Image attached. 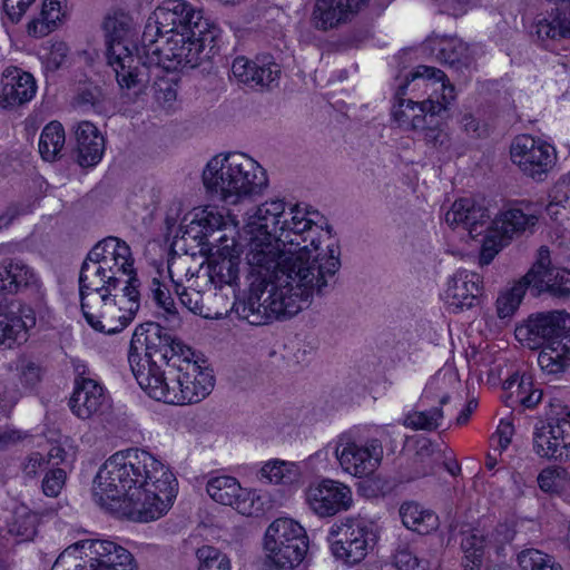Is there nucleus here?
I'll return each instance as SVG.
<instances>
[{"mask_svg":"<svg viewBox=\"0 0 570 570\" xmlns=\"http://www.w3.org/2000/svg\"><path fill=\"white\" fill-rule=\"evenodd\" d=\"M249 273L262 277L248 297L234 304L239 318L259 326L287 320L324 296L341 268L340 252H247Z\"/></svg>","mask_w":570,"mask_h":570,"instance_id":"f257e3e1","label":"nucleus"},{"mask_svg":"<svg viewBox=\"0 0 570 570\" xmlns=\"http://www.w3.org/2000/svg\"><path fill=\"white\" fill-rule=\"evenodd\" d=\"M178 482L174 473L151 453L130 448L111 455L99 469L92 495L97 503L127 502L139 522L161 518L171 508Z\"/></svg>","mask_w":570,"mask_h":570,"instance_id":"f03ea898","label":"nucleus"},{"mask_svg":"<svg viewBox=\"0 0 570 570\" xmlns=\"http://www.w3.org/2000/svg\"><path fill=\"white\" fill-rule=\"evenodd\" d=\"M88 252L79 273L80 306L88 324L115 334L134 320L140 307V281L130 252Z\"/></svg>","mask_w":570,"mask_h":570,"instance_id":"7ed1b4c3","label":"nucleus"},{"mask_svg":"<svg viewBox=\"0 0 570 570\" xmlns=\"http://www.w3.org/2000/svg\"><path fill=\"white\" fill-rule=\"evenodd\" d=\"M399 104L393 107V119L406 130L424 128L428 118L442 117L455 99V89L446 75L434 67L417 66L397 89Z\"/></svg>","mask_w":570,"mask_h":570,"instance_id":"20e7f679","label":"nucleus"},{"mask_svg":"<svg viewBox=\"0 0 570 570\" xmlns=\"http://www.w3.org/2000/svg\"><path fill=\"white\" fill-rule=\"evenodd\" d=\"M202 180L207 195L225 206H238L262 196L269 183L266 169L240 151L212 157L203 170Z\"/></svg>","mask_w":570,"mask_h":570,"instance_id":"39448f33","label":"nucleus"},{"mask_svg":"<svg viewBox=\"0 0 570 570\" xmlns=\"http://www.w3.org/2000/svg\"><path fill=\"white\" fill-rule=\"evenodd\" d=\"M489 209L472 198L455 200L445 213V223L451 228L462 227L471 239L480 244V249H498L510 245L514 237L532 232L538 216L512 208L490 222Z\"/></svg>","mask_w":570,"mask_h":570,"instance_id":"423d86ee","label":"nucleus"},{"mask_svg":"<svg viewBox=\"0 0 570 570\" xmlns=\"http://www.w3.org/2000/svg\"><path fill=\"white\" fill-rule=\"evenodd\" d=\"M196 29H184L174 33H164L141 40V66L147 71L151 67L167 71L196 68L215 53L218 28L210 21L196 22Z\"/></svg>","mask_w":570,"mask_h":570,"instance_id":"0eeeda50","label":"nucleus"},{"mask_svg":"<svg viewBox=\"0 0 570 570\" xmlns=\"http://www.w3.org/2000/svg\"><path fill=\"white\" fill-rule=\"evenodd\" d=\"M132 29V18L121 11H114L104 20V31L107 45V60L112 67L121 89L141 90L150 80L146 66H141V47L134 56L128 45Z\"/></svg>","mask_w":570,"mask_h":570,"instance_id":"6e6552de","label":"nucleus"},{"mask_svg":"<svg viewBox=\"0 0 570 570\" xmlns=\"http://www.w3.org/2000/svg\"><path fill=\"white\" fill-rule=\"evenodd\" d=\"M194 356L190 347L183 344L169 331L155 322H147L136 327L129 346L128 362L134 376L136 370L147 372L151 365H158V360L166 366H174L175 358Z\"/></svg>","mask_w":570,"mask_h":570,"instance_id":"1a4fd4ad","label":"nucleus"},{"mask_svg":"<svg viewBox=\"0 0 570 570\" xmlns=\"http://www.w3.org/2000/svg\"><path fill=\"white\" fill-rule=\"evenodd\" d=\"M379 538L377 523L361 514L333 523L327 534L333 557L348 566L363 561L374 550Z\"/></svg>","mask_w":570,"mask_h":570,"instance_id":"9d476101","label":"nucleus"},{"mask_svg":"<svg viewBox=\"0 0 570 570\" xmlns=\"http://www.w3.org/2000/svg\"><path fill=\"white\" fill-rule=\"evenodd\" d=\"M286 204L281 198H272L257 206L249 216L238 238L224 234L216 240L222 242L218 249H273L277 234L279 218L284 215Z\"/></svg>","mask_w":570,"mask_h":570,"instance_id":"9b49d317","label":"nucleus"},{"mask_svg":"<svg viewBox=\"0 0 570 570\" xmlns=\"http://www.w3.org/2000/svg\"><path fill=\"white\" fill-rule=\"evenodd\" d=\"M264 548L268 560L276 568L292 570L304 560L308 550V538L298 522L279 518L267 528Z\"/></svg>","mask_w":570,"mask_h":570,"instance_id":"f8f14e48","label":"nucleus"},{"mask_svg":"<svg viewBox=\"0 0 570 570\" xmlns=\"http://www.w3.org/2000/svg\"><path fill=\"white\" fill-rule=\"evenodd\" d=\"M226 223L224 216L216 207L207 206L193 214L188 225L180 227V236L176 234L174 238L166 236L161 246L168 249H194L199 246H207V249L219 248L222 242L216 240L219 236L226 234Z\"/></svg>","mask_w":570,"mask_h":570,"instance_id":"ddd939ff","label":"nucleus"},{"mask_svg":"<svg viewBox=\"0 0 570 570\" xmlns=\"http://www.w3.org/2000/svg\"><path fill=\"white\" fill-rule=\"evenodd\" d=\"M78 550L83 551L90 570H135L134 557L127 549L114 541L99 539L81 540L69 546L52 570H59V562Z\"/></svg>","mask_w":570,"mask_h":570,"instance_id":"4468645a","label":"nucleus"},{"mask_svg":"<svg viewBox=\"0 0 570 570\" xmlns=\"http://www.w3.org/2000/svg\"><path fill=\"white\" fill-rule=\"evenodd\" d=\"M570 315L564 311L531 314L515 328V337L529 348H540L554 341H570Z\"/></svg>","mask_w":570,"mask_h":570,"instance_id":"2eb2a0df","label":"nucleus"},{"mask_svg":"<svg viewBox=\"0 0 570 570\" xmlns=\"http://www.w3.org/2000/svg\"><path fill=\"white\" fill-rule=\"evenodd\" d=\"M174 367L178 371V391L171 395L175 405L198 403L210 394L214 389L215 377L213 371L206 365V361L194 360V356L175 358Z\"/></svg>","mask_w":570,"mask_h":570,"instance_id":"dca6fc26","label":"nucleus"},{"mask_svg":"<svg viewBox=\"0 0 570 570\" xmlns=\"http://www.w3.org/2000/svg\"><path fill=\"white\" fill-rule=\"evenodd\" d=\"M209 21L184 0H164L149 17L142 33V41H151L153 37L179 32L184 29H196V22Z\"/></svg>","mask_w":570,"mask_h":570,"instance_id":"f3484780","label":"nucleus"},{"mask_svg":"<svg viewBox=\"0 0 570 570\" xmlns=\"http://www.w3.org/2000/svg\"><path fill=\"white\" fill-rule=\"evenodd\" d=\"M335 455L345 472L363 478L380 466L383 459L382 441L370 438L362 444L351 436L342 435L336 443Z\"/></svg>","mask_w":570,"mask_h":570,"instance_id":"a211bd4d","label":"nucleus"},{"mask_svg":"<svg viewBox=\"0 0 570 570\" xmlns=\"http://www.w3.org/2000/svg\"><path fill=\"white\" fill-rule=\"evenodd\" d=\"M511 159L524 175L541 181L556 163V150L548 142L529 135L514 138Z\"/></svg>","mask_w":570,"mask_h":570,"instance_id":"6ab92c4d","label":"nucleus"},{"mask_svg":"<svg viewBox=\"0 0 570 570\" xmlns=\"http://www.w3.org/2000/svg\"><path fill=\"white\" fill-rule=\"evenodd\" d=\"M306 501L316 515L328 518L346 512L353 507V492L344 483L324 479L308 487Z\"/></svg>","mask_w":570,"mask_h":570,"instance_id":"aec40b11","label":"nucleus"},{"mask_svg":"<svg viewBox=\"0 0 570 570\" xmlns=\"http://www.w3.org/2000/svg\"><path fill=\"white\" fill-rule=\"evenodd\" d=\"M279 233L273 249H285L286 245H292L294 249H320L323 245V238L328 240L325 244L326 249H333L332 229L320 228L312 219L303 216L297 223H288L287 219L282 222L278 228Z\"/></svg>","mask_w":570,"mask_h":570,"instance_id":"412c9836","label":"nucleus"},{"mask_svg":"<svg viewBox=\"0 0 570 570\" xmlns=\"http://www.w3.org/2000/svg\"><path fill=\"white\" fill-rule=\"evenodd\" d=\"M232 73L238 82L252 89L269 90L278 85L282 70L271 56L255 60L237 57L233 61Z\"/></svg>","mask_w":570,"mask_h":570,"instance_id":"4be33fe9","label":"nucleus"},{"mask_svg":"<svg viewBox=\"0 0 570 570\" xmlns=\"http://www.w3.org/2000/svg\"><path fill=\"white\" fill-rule=\"evenodd\" d=\"M550 252H540L538 261L525 274V281L538 294L543 292L558 298L570 296V271L551 265Z\"/></svg>","mask_w":570,"mask_h":570,"instance_id":"5701e85b","label":"nucleus"},{"mask_svg":"<svg viewBox=\"0 0 570 570\" xmlns=\"http://www.w3.org/2000/svg\"><path fill=\"white\" fill-rule=\"evenodd\" d=\"M483 292V278L475 272L458 271L448 282L445 303L453 313L478 306Z\"/></svg>","mask_w":570,"mask_h":570,"instance_id":"b1692460","label":"nucleus"},{"mask_svg":"<svg viewBox=\"0 0 570 570\" xmlns=\"http://www.w3.org/2000/svg\"><path fill=\"white\" fill-rule=\"evenodd\" d=\"M570 449V421L566 417L552 420L533 433V450L547 459L562 460Z\"/></svg>","mask_w":570,"mask_h":570,"instance_id":"393cba45","label":"nucleus"},{"mask_svg":"<svg viewBox=\"0 0 570 570\" xmlns=\"http://www.w3.org/2000/svg\"><path fill=\"white\" fill-rule=\"evenodd\" d=\"M36 91V80L30 72L16 66H9L2 71L0 82V106L2 108L20 107L29 102Z\"/></svg>","mask_w":570,"mask_h":570,"instance_id":"a878e982","label":"nucleus"},{"mask_svg":"<svg viewBox=\"0 0 570 570\" xmlns=\"http://www.w3.org/2000/svg\"><path fill=\"white\" fill-rule=\"evenodd\" d=\"M370 0H316L312 23L318 30H330L350 21Z\"/></svg>","mask_w":570,"mask_h":570,"instance_id":"bb28decb","label":"nucleus"},{"mask_svg":"<svg viewBox=\"0 0 570 570\" xmlns=\"http://www.w3.org/2000/svg\"><path fill=\"white\" fill-rule=\"evenodd\" d=\"M69 405L77 417L87 420L108 407V396L98 382L81 376L76 379Z\"/></svg>","mask_w":570,"mask_h":570,"instance_id":"cd10ccee","label":"nucleus"},{"mask_svg":"<svg viewBox=\"0 0 570 570\" xmlns=\"http://www.w3.org/2000/svg\"><path fill=\"white\" fill-rule=\"evenodd\" d=\"M139 386L156 401H163L168 404L175 403L171 401L174 391L183 389L178 386V371L174 366H167V371H163L159 365H151L147 372L136 370V377Z\"/></svg>","mask_w":570,"mask_h":570,"instance_id":"c85d7f7f","label":"nucleus"},{"mask_svg":"<svg viewBox=\"0 0 570 570\" xmlns=\"http://www.w3.org/2000/svg\"><path fill=\"white\" fill-rule=\"evenodd\" d=\"M206 490L214 501L233 507L242 514H252V505L248 502L249 492L243 489L235 478L227 475L212 478L207 482Z\"/></svg>","mask_w":570,"mask_h":570,"instance_id":"c756f323","label":"nucleus"},{"mask_svg":"<svg viewBox=\"0 0 570 570\" xmlns=\"http://www.w3.org/2000/svg\"><path fill=\"white\" fill-rule=\"evenodd\" d=\"M242 252H198L203 259L199 268L206 265V275L212 282L233 284L238 278Z\"/></svg>","mask_w":570,"mask_h":570,"instance_id":"7c9ffc66","label":"nucleus"},{"mask_svg":"<svg viewBox=\"0 0 570 570\" xmlns=\"http://www.w3.org/2000/svg\"><path fill=\"white\" fill-rule=\"evenodd\" d=\"M78 164L81 167L97 165L105 151V138L90 121H81L75 130Z\"/></svg>","mask_w":570,"mask_h":570,"instance_id":"2f4dec72","label":"nucleus"},{"mask_svg":"<svg viewBox=\"0 0 570 570\" xmlns=\"http://www.w3.org/2000/svg\"><path fill=\"white\" fill-rule=\"evenodd\" d=\"M66 0H43L41 10L27 26L28 33L45 37L55 30L66 17Z\"/></svg>","mask_w":570,"mask_h":570,"instance_id":"473e14b6","label":"nucleus"},{"mask_svg":"<svg viewBox=\"0 0 570 570\" xmlns=\"http://www.w3.org/2000/svg\"><path fill=\"white\" fill-rule=\"evenodd\" d=\"M460 534L463 570H481L485 556L487 537L479 529L462 530Z\"/></svg>","mask_w":570,"mask_h":570,"instance_id":"72a5a7b5","label":"nucleus"},{"mask_svg":"<svg viewBox=\"0 0 570 570\" xmlns=\"http://www.w3.org/2000/svg\"><path fill=\"white\" fill-rule=\"evenodd\" d=\"M399 513L404 527L420 534H428L439 527V517L417 502H403Z\"/></svg>","mask_w":570,"mask_h":570,"instance_id":"f704fd0d","label":"nucleus"},{"mask_svg":"<svg viewBox=\"0 0 570 570\" xmlns=\"http://www.w3.org/2000/svg\"><path fill=\"white\" fill-rule=\"evenodd\" d=\"M570 341H554L541 346L538 364L548 374H558L570 366Z\"/></svg>","mask_w":570,"mask_h":570,"instance_id":"c9c22d12","label":"nucleus"},{"mask_svg":"<svg viewBox=\"0 0 570 570\" xmlns=\"http://www.w3.org/2000/svg\"><path fill=\"white\" fill-rule=\"evenodd\" d=\"M148 295L155 302L164 320L173 327L180 326L181 317L167 285L154 277L148 285Z\"/></svg>","mask_w":570,"mask_h":570,"instance_id":"e433bc0d","label":"nucleus"},{"mask_svg":"<svg viewBox=\"0 0 570 570\" xmlns=\"http://www.w3.org/2000/svg\"><path fill=\"white\" fill-rule=\"evenodd\" d=\"M534 33L541 41L570 38V11H557L538 20L534 24Z\"/></svg>","mask_w":570,"mask_h":570,"instance_id":"4c0bfd02","label":"nucleus"},{"mask_svg":"<svg viewBox=\"0 0 570 570\" xmlns=\"http://www.w3.org/2000/svg\"><path fill=\"white\" fill-rule=\"evenodd\" d=\"M450 401V395L444 394L439 400L440 406L432 407L430 410L424 411H413L409 413L404 420L403 425L414 431L423 430V431H435L441 426L442 420L444 417V412L442 406L448 404Z\"/></svg>","mask_w":570,"mask_h":570,"instance_id":"58836bf2","label":"nucleus"},{"mask_svg":"<svg viewBox=\"0 0 570 570\" xmlns=\"http://www.w3.org/2000/svg\"><path fill=\"white\" fill-rule=\"evenodd\" d=\"M65 142V129L59 121L46 125L39 138V153L42 159L52 161L60 157Z\"/></svg>","mask_w":570,"mask_h":570,"instance_id":"ea45409f","label":"nucleus"},{"mask_svg":"<svg viewBox=\"0 0 570 570\" xmlns=\"http://www.w3.org/2000/svg\"><path fill=\"white\" fill-rule=\"evenodd\" d=\"M528 287L531 285L529 281H525L524 275L512 287L501 292L495 303L497 315L500 318L511 317L519 308Z\"/></svg>","mask_w":570,"mask_h":570,"instance_id":"a19ab883","label":"nucleus"},{"mask_svg":"<svg viewBox=\"0 0 570 570\" xmlns=\"http://www.w3.org/2000/svg\"><path fill=\"white\" fill-rule=\"evenodd\" d=\"M438 58L444 63L456 66V68H468L473 60L468 45L456 38L440 41Z\"/></svg>","mask_w":570,"mask_h":570,"instance_id":"79ce46f5","label":"nucleus"},{"mask_svg":"<svg viewBox=\"0 0 570 570\" xmlns=\"http://www.w3.org/2000/svg\"><path fill=\"white\" fill-rule=\"evenodd\" d=\"M75 104L85 111H94L99 115L109 111L106 95L99 86L94 83H86L78 89Z\"/></svg>","mask_w":570,"mask_h":570,"instance_id":"37998d69","label":"nucleus"},{"mask_svg":"<svg viewBox=\"0 0 570 570\" xmlns=\"http://www.w3.org/2000/svg\"><path fill=\"white\" fill-rule=\"evenodd\" d=\"M519 570H563L554 558L538 549H524L517 556Z\"/></svg>","mask_w":570,"mask_h":570,"instance_id":"c03bdc74","label":"nucleus"},{"mask_svg":"<svg viewBox=\"0 0 570 570\" xmlns=\"http://www.w3.org/2000/svg\"><path fill=\"white\" fill-rule=\"evenodd\" d=\"M197 570H230V560L226 553L213 546H203L196 550Z\"/></svg>","mask_w":570,"mask_h":570,"instance_id":"a18cd8bd","label":"nucleus"},{"mask_svg":"<svg viewBox=\"0 0 570 570\" xmlns=\"http://www.w3.org/2000/svg\"><path fill=\"white\" fill-rule=\"evenodd\" d=\"M11 314V327L9 332L14 334L18 338V344L26 342L28 338V331L36 326V313L30 306L22 305L19 308V315L14 312Z\"/></svg>","mask_w":570,"mask_h":570,"instance_id":"49530a36","label":"nucleus"},{"mask_svg":"<svg viewBox=\"0 0 570 570\" xmlns=\"http://www.w3.org/2000/svg\"><path fill=\"white\" fill-rule=\"evenodd\" d=\"M414 478H421L434 473V448L432 443L424 440L419 444V448L413 458Z\"/></svg>","mask_w":570,"mask_h":570,"instance_id":"de8ad7c7","label":"nucleus"},{"mask_svg":"<svg viewBox=\"0 0 570 570\" xmlns=\"http://www.w3.org/2000/svg\"><path fill=\"white\" fill-rule=\"evenodd\" d=\"M424 132L425 144L438 150H448L450 147V136L443 128V125L434 118H428L424 128H420Z\"/></svg>","mask_w":570,"mask_h":570,"instance_id":"09e8293b","label":"nucleus"},{"mask_svg":"<svg viewBox=\"0 0 570 570\" xmlns=\"http://www.w3.org/2000/svg\"><path fill=\"white\" fill-rule=\"evenodd\" d=\"M394 563L400 570H430L431 560L414 552L409 547L399 548L394 554Z\"/></svg>","mask_w":570,"mask_h":570,"instance_id":"8fccbe9b","label":"nucleus"},{"mask_svg":"<svg viewBox=\"0 0 570 570\" xmlns=\"http://www.w3.org/2000/svg\"><path fill=\"white\" fill-rule=\"evenodd\" d=\"M38 517L33 513L18 514L10 524L9 532L20 541H29L37 534Z\"/></svg>","mask_w":570,"mask_h":570,"instance_id":"3c124183","label":"nucleus"},{"mask_svg":"<svg viewBox=\"0 0 570 570\" xmlns=\"http://www.w3.org/2000/svg\"><path fill=\"white\" fill-rule=\"evenodd\" d=\"M564 468L544 469L538 475L539 488L553 495H559Z\"/></svg>","mask_w":570,"mask_h":570,"instance_id":"603ef678","label":"nucleus"},{"mask_svg":"<svg viewBox=\"0 0 570 570\" xmlns=\"http://www.w3.org/2000/svg\"><path fill=\"white\" fill-rule=\"evenodd\" d=\"M66 482V472L62 469H49L42 480V492L47 497L56 498Z\"/></svg>","mask_w":570,"mask_h":570,"instance_id":"864d4df0","label":"nucleus"},{"mask_svg":"<svg viewBox=\"0 0 570 570\" xmlns=\"http://www.w3.org/2000/svg\"><path fill=\"white\" fill-rule=\"evenodd\" d=\"M178 296L180 304L189 312L203 317L208 316L205 314L203 294L199 291L184 288L181 292H178Z\"/></svg>","mask_w":570,"mask_h":570,"instance_id":"5fc2aeb1","label":"nucleus"},{"mask_svg":"<svg viewBox=\"0 0 570 570\" xmlns=\"http://www.w3.org/2000/svg\"><path fill=\"white\" fill-rule=\"evenodd\" d=\"M17 368L20 372L21 383L27 387H33L41 379L40 365L31 360H19Z\"/></svg>","mask_w":570,"mask_h":570,"instance_id":"6e6d98bb","label":"nucleus"},{"mask_svg":"<svg viewBox=\"0 0 570 570\" xmlns=\"http://www.w3.org/2000/svg\"><path fill=\"white\" fill-rule=\"evenodd\" d=\"M14 272L16 277H13V285H17V293L23 288H31L38 286L37 275L24 263L16 261Z\"/></svg>","mask_w":570,"mask_h":570,"instance_id":"4d7b16f0","label":"nucleus"},{"mask_svg":"<svg viewBox=\"0 0 570 570\" xmlns=\"http://www.w3.org/2000/svg\"><path fill=\"white\" fill-rule=\"evenodd\" d=\"M285 462H268L261 469L262 478L267 479L271 483H288L291 476L285 473Z\"/></svg>","mask_w":570,"mask_h":570,"instance_id":"13d9d810","label":"nucleus"},{"mask_svg":"<svg viewBox=\"0 0 570 570\" xmlns=\"http://www.w3.org/2000/svg\"><path fill=\"white\" fill-rule=\"evenodd\" d=\"M16 261H3L0 263V294H16L17 285H13Z\"/></svg>","mask_w":570,"mask_h":570,"instance_id":"bf43d9fd","label":"nucleus"},{"mask_svg":"<svg viewBox=\"0 0 570 570\" xmlns=\"http://www.w3.org/2000/svg\"><path fill=\"white\" fill-rule=\"evenodd\" d=\"M36 0H3V10L12 23H18Z\"/></svg>","mask_w":570,"mask_h":570,"instance_id":"052dcab7","label":"nucleus"},{"mask_svg":"<svg viewBox=\"0 0 570 570\" xmlns=\"http://www.w3.org/2000/svg\"><path fill=\"white\" fill-rule=\"evenodd\" d=\"M155 97L161 104L173 102L177 97L176 83L169 79H158L155 82Z\"/></svg>","mask_w":570,"mask_h":570,"instance_id":"680f3d73","label":"nucleus"},{"mask_svg":"<svg viewBox=\"0 0 570 570\" xmlns=\"http://www.w3.org/2000/svg\"><path fill=\"white\" fill-rule=\"evenodd\" d=\"M49 460L39 452L31 453L22 464V472L27 478H35L39 471L47 470Z\"/></svg>","mask_w":570,"mask_h":570,"instance_id":"e2e57ef3","label":"nucleus"},{"mask_svg":"<svg viewBox=\"0 0 570 570\" xmlns=\"http://www.w3.org/2000/svg\"><path fill=\"white\" fill-rule=\"evenodd\" d=\"M461 124L463 130L471 137L480 138L485 132V127L472 114H465Z\"/></svg>","mask_w":570,"mask_h":570,"instance_id":"0e129e2a","label":"nucleus"},{"mask_svg":"<svg viewBox=\"0 0 570 570\" xmlns=\"http://www.w3.org/2000/svg\"><path fill=\"white\" fill-rule=\"evenodd\" d=\"M514 429L512 423L501 421L497 429L498 443L501 450H505L511 443Z\"/></svg>","mask_w":570,"mask_h":570,"instance_id":"69168bd1","label":"nucleus"},{"mask_svg":"<svg viewBox=\"0 0 570 570\" xmlns=\"http://www.w3.org/2000/svg\"><path fill=\"white\" fill-rule=\"evenodd\" d=\"M181 213V205L180 203H174L169 206L166 218H165V225H166V236L170 237V234L173 229L176 227V224L179 219Z\"/></svg>","mask_w":570,"mask_h":570,"instance_id":"338daca9","label":"nucleus"},{"mask_svg":"<svg viewBox=\"0 0 570 570\" xmlns=\"http://www.w3.org/2000/svg\"><path fill=\"white\" fill-rule=\"evenodd\" d=\"M130 249L129 245L121 238L115 236H108L97 242L92 249Z\"/></svg>","mask_w":570,"mask_h":570,"instance_id":"774afa93","label":"nucleus"}]
</instances>
